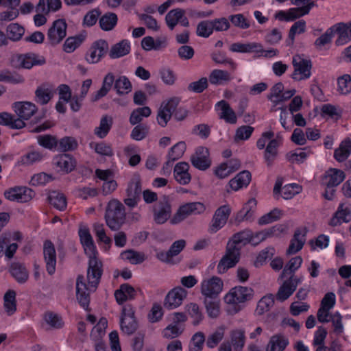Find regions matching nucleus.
Listing matches in <instances>:
<instances>
[{"instance_id": "5fc2aeb1", "label": "nucleus", "mask_w": 351, "mask_h": 351, "mask_svg": "<svg viewBox=\"0 0 351 351\" xmlns=\"http://www.w3.org/2000/svg\"><path fill=\"white\" fill-rule=\"evenodd\" d=\"M226 327L221 326L207 337L206 341V346L210 348L216 347L223 339L225 334Z\"/></svg>"}, {"instance_id": "6e6d98bb", "label": "nucleus", "mask_w": 351, "mask_h": 351, "mask_svg": "<svg viewBox=\"0 0 351 351\" xmlns=\"http://www.w3.org/2000/svg\"><path fill=\"white\" fill-rule=\"evenodd\" d=\"M151 112V109L147 106L136 108L130 114V123L133 125H136L141 123L143 118L148 117Z\"/></svg>"}, {"instance_id": "a211bd4d", "label": "nucleus", "mask_w": 351, "mask_h": 351, "mask_svg": "<svg viewBox=\"0 0 351 351\" xmlns=\"http://www.w3.org/2000/svg\"><path fill=\"white\" fill-rule=\"evenodd\" d=\"M302 278L292 276L285 280L279 287L276 294V299L283 302L288 299L295 291L298 285L301 282Z\"/></svg>"}, {"instance_id": "4468645a", "label": "nucleus", "mask_w": 351, "mask_h": 351, "mask_svg": "<svg viewBox=\"0 0 351 351\" xmlns=\"http://www.w3.org/2000/svg\"><path fill=\"white\" fill-rule=\"evenodd\" d=\"M179 102L178 98L173 97L162 103L157 116V121L161 127L167 125Z\"/></svg>"}, {"instance_id": "f704fd0d", "label": "nucleus", "mask_w": 351, "mask_h": 351, "mask_svg": "<svg viewBox=\"0 0 351 351\" xmlns=\"http://www.w3.org/2000/svg\"><path fill=\"white\" fill-rule=\"evenodd\" d=\"M306 232L302 230H297L293 238L291 239L290 245L287 250V254H294L299 252L303 247L305 243Z\"/></svg>"}, {"instance_id": "0e129e2a", "label": "nucleus", "mask_w": 351, "mask_h": 351, "mask_svg": "<svg viewBox=\"0 0 351 351\" xmlns=\"http://www.w3.org/2000/svg\"><path fill=\"white\" fill-rule=\"evenodd\" d=\"M149 128L145 124H138L136 125L130 133V137L134 141H142L148 134Z\"/></svg>"}, {"instance_id": "a18cd8bd", "label": "nucleus", "mask_w": 351, "mask_h": 351, "mask_svg": "<svg viewBox=\"0 0 351 351\" xmlns=\"http://www.w3.org/2000/svg\"><path fill=\"white\" fill-rule=\"evenodd\" d=\"M120 258L123 261H128L131 264L138 265L145 261L146 256L143 252L128 250L120 254Z\"/></svg>"}, {"instance_id": "a878e982", "label": "nucleus", "mask_w": 351, "mask_h": 351, "mask_svg": "<svg viewBox=\"0 0 351 351\" xmlns=\"http://www.w3.org/2000/svg\"><path fill=\"white\" fill-rule=\"evenodd\" d=\"M345 178L346 175L343 171L331 168L326 171L322 182L326 187L334 188L341 184Z\"/></svg>"}, {"instance_id": "20e7f679", "label": "nucleus", "mask_w": 351, "mask_h": 351, "mask_svg": "<svg viewBox=\"0 0 351 351\" xmlns=\"http://www.w3.org/2000/svg\"><path fill=\"white\" fill-rule=\"evenodd\" d=\"M125 213L123 205L117 199L109 202L105 215L107 226L112 230L120 228L125 220Z\"/></svg>"}, {"instance_id": "774afa93", "label": "nucleus", "mask_w": 351, "mask_h": 351, "mask_svg": "<svg viewBox=\"0 0 351 351\" xmlns=\"http://www.w3.org/2000/svg\"><path fill=\"white\" fill-rule=\"evenodd\" d=\"M205 342V336L202 332H195L189 344V351H202Z\"/></svg>"}, {"instance_id": "dca6fc26", "label": "nucleus", "mask_w": 351, "mask_h": 351, "mask_svg": "<svg viewBox=\"0 0 351 351\" xmlns=\"http://www.w3.org/2000/svg\"><path fill=\"white\" fill-rule=\"evenodd\" d=\"M121 328L128 335L134 333L137 329V323L134 318V311L131 306H125L122 311Z\"/></svg>"}, {"instance_id": "338daca9", "label": "nucleus", "mask_w": 351, "mask_h": 351, "mask_svg": "<svg viewBox=\"0 0 351 351\" xmlns=\"http://www.w3.org/2000/svg\"><path fill=\"white\" fill-rule=\"evenodd\" d=\"M229 21L239 29H245L250 27V23L243 14H235L229 16Z\"/></svg>"}, {"instance_id": "864d4df0", "label": "nucleus", "mask_w": 351, "mask_h": 351, "mask_svg": "<svg viewBox=\"0 0 351 351\" xmlns=\"http://www.w3.org/2000/svg\"><path fill=\"white\" fill-rule=\"evenodd\" d=\"M274 304V297L272 294H267L263 296L258 302L256 308V313L259 315H263L268 312Z\"/></svg>"}, {"instance_id": "4c0bfd02", "label": "nucleus", "mask_w": 351, "mask_h": 351, "mask_svg": "<svg viewBox=\"0 0 351 351\" xmlns=\"http://www.w3.org/2000/svg\"><path fill=\"white\" fill-rule=\"evenodd\" d=\"M135 295V289L128 284L121 285L120 288L114 293L116 300L119 304L134 299Z\"/></svg>"}, {"instance_id": "7c9ffc66", "label": "nucleus", "mask_w": 351, "mask_h": 351, "mask_svg": "<svg viewBox=\"0 0 351 351\" xmlns=\"http://www.w3.org/2000/svg\"><path fill=\"white\" fill-rule=\"evenodd\" d=\"M289 344L287 337L282 334L272 335L267 345L268 351H284Z\"/></svg>"}, {"instance_id": "de8ad7c7", "label": "nucleus", "mask_w": 351, "mask_h": 351, "mask_svg": "<svg viewBox=\"0 0 351 351\" xmlns=\"http://www.w3.org/2000/svg\"><path fill=\"white\" fill-rule=\"evenodd\" d=\"M282 143V138L280 137H277L276 138H271L270 141L268 143L265 153V160L267 162L268 165H270L275 157L277 155V148Z\"/></svg>"}, {"instance_id": "c03bdc74", "label": "nucleus", "mask_w": 351, "mask_h": 351, "mask_svg": "<svg viewBox=\"0 0 351 351\" xmlns=\"http://www.w3.org/2000/svg\"><path fill=\"white\" fill-rule=\"evenodd\" d=\"M312 150L309 147L298 148L287 154V160L292 163L303 162L311 154Z\"/></svg>"}, {"instance_id": "49530a36", "label": "nucleus", "mask_w": 351, "mask_h": 351, "mask_svg": "<svg viewBox=\"0 0 351 351\" xmlns=\"http://www.w3.org/2000/svg\"><path fill=\"white\" fill-rule=\"evenodd\" d=\"M351 154V140L346 138L339 145V147L335 150L334 158L338 162L345 161Z\"/></svg>"}, {"instance_id": "2f4dec72", "label": "nucleus", "mask_w": 351, "mask_h": 351, "mask_svg": "<svg viewBox=\"0 0 351 351\" xmlns=\"http://www.w3.org/2000/svg\"><path fill=\"white\" fill-rule=\"evenodd\" d=\"M113 125V118L108 115H103L99 121L98 126L94 129V134L99 138H105L110 130H111Z\"/></svg>"}, {"instance_id": "b1692460", "label": "nucleus", "mask_w": 351, "mask_h": 351, "mask_svg": "<svg viewBox=\"0 0 351 351\" xmlns=\"http://www.w3.org/2000/svg\"><path fill=\"white\" fill-rule=\"evenodd\" d=\"M43 255L47 271L49 274L52 275L56 271V252L53 244L50 241L44 243Z\"/></svg>"}, {"instance_id": "680f3d73", "label": "nucleus", "mask_w": 351, "mask_h": 351, "mask_svg": "<svg viewBox=\"0 0 351 351\" xmlns=\"http://www.w3.org/2000/svg\"><path fill=\"white\" fill-rule=\"evenodd\" d=\"M337 91L341 95H348L351 93V77L345 74L337 79Z\"/></svg>"}, {"instance_id": "bf43d9fd", "label": "nucleus", "mask_w": 351, "mask_h": 351, "mask_svg": "<svg viewBox=\"0 0 351 351\" xmlns=\"http://www.w3.org/2000/svg\"><path fill=\"white\" fill-rule=\"evenodd\" d=\"M114 88L119 95H125L132 90V84L124 75L119 77L114 82Z\"/></svg>"}, {"instance_id": "a19ab883", "label": "nucleus", "mask_w": 351, "mask_h": 351, "mask_svg": "<svg viewBox=\"0 0 351 351\" xmlns=\"http://www.w3.org/2000/svg\"><path fill=\"white\" fill-rule=\"evenodd\" d=\"M11 275L19 283H25L28 279V272L25 267L19 263H12L10 267Z\"/></svg>"}, {"instance_id": "9d476101", "label": "nucleus", "mask_w": 351, "mask_h": 351, "mask_svg": "<svg viewBox=\"0 0 351 351\" xmlns=\"http://www.w3.org/2000/svg\"><path fill=\"white\" fill-rule=\"evenodd\" d=\"M4 195L10 201L25 203L34 197L35 193L27 186H18L5 191Z\"/></svg>"}, {"instance_id": "79ce46f5", "label": "nucleus", "mask_w": 351, "mask_h": 351, "mask_svg": "<svg viewBox=\"0 0 351 351\" xmlns=\"http://www.w3.org/2000/svg\"><path fill=\"white\" fill-rule=\"evenodd\" d=\"M336 31L339 37L336 40L338 45H342L351 40V22L349 23H341L337 24Z\"/></svg>"}, {"instance_id": "e433bc0d", "label": "nucleus", "mask_w": 351, "mask_h": 351, "mask_svg": "<svg viewBox=\"0 0 351 351\" xmlns=\"http://www.w3.org/2000/svg\"><path fill=\"white\" fill-rule=\"evenodd\" d=\"M54 165L60 169V170L66 173L71 171L75 166V160L69 154H60L53 159Z\"/></svg>"}, {"instance_id": "09e8293b", "label": "nucleus", "mask_w": 351, "mask_h": 351, "mask_svg": "<svg viewBox=\"0 0 351 351\" xmlns=\"http://www.w3.org/2000/svg\"><path fill=\"white\" fill-rule=\"evenodd\" d=\"M232 77L230 73L221 69L213 70L209 75V81L212 84L220 85L230 82Z\"/></svg>"}, {"instance_id": "aec40b11", "label": "nucleus", "mask_w": 351, "mask_h": 351, "mask_svg": "<svg viewBox=\"0 0 351 351\" xmlns=\"http://www.w3.org/2000/svg\"><path fill=\"white\" fill-rule=\"evenodd\" d=\"M327 335L326 330L322 327H318L314 335L313 344L319 346L316 351H343L342 345L337 341H333L328 348L324 346V340Z\"/></svg>"}, {"instance_id": "f03ea898", "label": "nucleus", "mask_w": 351, "mask_h": 351, "mask_svg": "<svg viewBox=\"0 0 351 351\" xmlns=\"http://www.w3.org/2000/svg\"><path fill=\"white\" fill-rule=\"evenodd\" d=\"M252 231L245 230L234 234L229 240L225 255L221 258L217 265L219 274L225 273L228 269L233 267L240 258V250L245 245L250 243Z\"/></svg>"}, {"instance_id": "e2e57ef3", "label": "nucleus", "mask_w": 351, "mask_h": 351, "mask_svg": "<svg viewBox=\"0 0 351 351\" xmlns=\"http://www.w3.org/2000/svg\"><path fill=\"white\" fill-rule=\"evenodd\" d=\"M142 191L141 178L138 175H134L130 182L128 183L126 189V193L140 196Z\"/></svg>"}, {"instance_id": "bb28decb", "label": "nucleus", "mask_w": 351, "mask_h": 351, "mask_svg": "<svg viewBox=\"0 0 351 351\" xmlns=\"http://www.w3.org/2000/svg\"><path fill=\"white\" fill-rule=\"evenodd\" d=\"M250 180L251 173L248 171H243L230 180L226 191L228 193H230V190L237 191L243 187H246L250 184Z\"/></svg>"}, {"instance_id": "4d7b16f0", "label": "nucleus", "mask_w": 351, "mask_h": 351, "mask_svg": "<svg viewBox=\"0 0 351 351\" xmlns=\"http://www.w3.org/2000/svg\"><path fill=\"white\" fill-rule=\"evenodd\" d=\"M93 230L97 237L98 241L105 245V250H108L110 247L112 241L110 238L106 235L104 224L95 223Z\"/></svg>"}, {"instance_id": "412c9836", "label": "nucleus", "mask_w": 351, "mask_h": 351, "mask_svg": "<svg viewBox=\"0 0 351 351\" xmlns=\"http://www.w3.org/2000/svg\"><path fill=\"white\" fill-rule=\"evenodd\" d=\"M351 221V206L348 204L341 203L339 205L337 211L330 220L331 226H340L343 223H348Z\"/></svg>"}, {"instance_id": "8fccbe9b", "label": "nucleus", "mask_w": 351, "mask_h": 351, "mask_svg": "<svg viewBox=\"0 0 351 351\" xmlns=\"http://www.w3.org/2000/svg\"><path fill=\"white\" fill-rule=\"evenodd\" d=\"M118 21L117 15L113 12L104 14L99 20L101 29L104 31H110L117 25Z\"/></svg>"}, {"instance_id": "603ef678", "label": "nucleus", "mask_w": 351, "mask_h": 351, "mask_svg": "<svg viewBox=\"0 0 351 351\" xmlns=\"http://www.w3.org/2000/svg\"><path fill=\"white\" fill-rule=\"evenodd\" d=\"M86 38V36L83 34L69 37L64 41L63 49L66 53L73 52Z\"/></svg>"}, {"instance_id": "2eb2a0df", "label": "nucleus", "mask_w": 351, "mask_h": 351, "mask_svg": "<svg viewBox=\"0 0 351 351\" xmlns=\"http://www.w3.org/2000/svg\"><path fill=\"white\" fill-rule=\"evenodd\" d=\"M78 234L84 252L88 258L97 256L98 252L88 226L81 224L79 228Z\"/></svg>"}, {"instance_id": "c9c22d12", "label": "nucleus", "mask_w": 351, "mask_h": 351, "mask_svg": "<svg viewBox=\"0 0 351 351\" xmlns=\"http://www.w3.org/2000/svg\"><path fill=\"white\" fill-rule=\"evenodd\" d=\"M130 41L128 40H122L111 47L109 51V56L112 59H117L126 56L130 53Z\"/></svg>"}, {"instance_id": "052dcab7", "label": "nucleus", "mask_w": 351, "mask_h": 351, "mask_svg": "<svg viewBox=\"0 0 351 351\" xmlns=\"http://www.w3.org/2000/svg\"><path fill=\"white\" fill-rule=\"evenodd\" d=\"M107 326V319L104 317H101L91 331L90 337L92 339L95 341L100 340L106 333Z\"/></svg>"}, {"instance_id": "c756f323", "label": "nucleus", "mask_w": 351, "mask_h": 351, "mask_svg": "<svg viewBox=\"0 0 351 351\" xmlns=\"http://www.w3.org/2000/svg\"><path fill=\"white\" fill-rule=\"evenodd\" d=\"M282 230L283 228L281 226H276L255 234H253L252 232L250 243L253 245H257L269 237L278 235V234L282 232Z\"/></svg>"}, {"instance_id": "f3484780", "label": "nucleus", "mask_w": 351, "mask_h": 351, "mask_svg": "<svg viewBox=\"0 0 351 351\" xmlns=\"http://www.w3.org/2000/svg\"><path fill=\"white\" fill-rule=\"evenodd\" d=\"M231 213V208L228 205L220 206L215 211L209 231L211 233H215L222 228L227 222V220Z\"/></svg>"}, {"instance_id": "423d86ee", "label": "nucleus", "mask_w": 351, "mask_h": 351, "mask_svg": "<svg viewBox=\"0 0 351 351\" xmlns=\"http://www.w3.org/2000/svg\"><path fill=\"white\" fill-rule=\"evenodd\" d=\"M254 290L252 288L243 286H237L230 289L224 295L226 304L239 305L252 299Z\"/></svg>"}, {"instance_id": "ea45409f", "label": "nucleus", "mask_w": 351, "mask_h": 351, "mask_svg": "<svg viewBox=\"0 0 351 351\" xmlns=\"http://www.w3.org/2000/svg\"><path fill=\"white\" fill-rule=\"evenodd\" d=\"M9 241L6 236L0 237V257L4 254L7 259L13 258L18 249V245L15 243H9Z\"/></svg>"}, {"instance_id": "393cba45", "label": "nucleus", "mask_w": 351, "mask_h": 351, "mask_svg": "<svg viewBox=\"0 0 351 351\" xmlns=\"http://www.w3.org/2000/svg\"><path fill=\"white\" fill-rule=\"evenodd\" d=\"M241 167V162L236 158L230 159L219 165L215 171L217 177L223 179L232 173L239 170Z\"/></svg>"}, {"instance_id": "39448f33", "label": "nucleus", "mask_w": 351, "mask_h": 351, "mask_svg": "<svg viewBox=\"0 0 351 351\" xmlns=\"http://www.w3.org/2000/svg\"><path fill=\"white\" fill-rule=\"evenodd\" d=\"M200 293L204 299H216L222 292L223 282L218 276L204 278L199 285Z\"/></svg>"}, {"instance_id": "473e14b6", "label": "nucleus", "mask_w": 351, "mask_h": 351, "mask_svg": "<svg viewBox=\"0 0 351 351\" xmlns=\"http://www.w3.org/2000/svg\"><path fill=\"white\" fill-rule=\"evenodd\" d=\"M19 62L24 69H31L34 65H42L45 63L44 57L34 54L27 53L19 57Z\"/></svg>"}, {"instance_id": "ddd939ff", "label": "nucleus", "mask_w": 351, "mask_h": 351, "mask_svg": "<svg viewBox=\"0 0 351 351\" xmlns=\"http://www.w3.org/2000/svg\"><path fill=\"white\" fill-rule=\"evenodd\" d=\"M67 25L64 20L58 19L53 21L47 32V40L51 45L61 43L66 35Z\"/></svg>"}, {"instance_id": "c85d7f7f", "label": "nucleus", "mask_w": 351, "mask_h": 351, "mask_svg": "<svg viewBox=\"0 0 351 351\" xmlns=\"http://www.w3.org/2000/svg\"><path fill=\"white\" fill-rule=\"evenodd\" d=\"M189 165L186 162H180L176 165L173 169V174L176 180L180 184H187L191 180L189 172Z\"/></svg>"}, {"instance_id": "7ed1b4c3", "label": "nucleus", "mask_w": 351, "mask_h": 351, "mask_svg": "<svg viewBox=\"0 0 351 351\" xmlns=\"http://www.w3.org/2000/svg\"><path fill=\"white\" fill-rule=\"evenodd\" d=\"M14 110L18 117L7 112L0 113V124L12 129L25 127V120L29 119L37 111L36 106L29 101H20L14 104Z\"/></svg>"}, {"instance_id": "69168bd1", "label": "nucleus", "mask_w": 351, "mask_h": 351, "mask_svg": "<svg viewBox=\"0 0 351 351\" xmlns=\"http://www.w3.org/2000/svg\"><path fill=\"white\" fill-rule=\"evenodd\" d=\"M159 75L162 82L166 85H173L176 80L174 71L167 66H163L159 70Z\"/></svg>"}, {"instance_id": "3c124183", "label": "nucleus", "mask_w": 351, "mask_h": 351, "mask_svg": "<svg viewBox=\"0 0 351 351\" xmlns=\"http://www.w3.org/2000/svg\"><path fill=\"white\" fill-rule=\"evenodd\" d=\"M7 38L12 41H18L21 39L25 33L24 27L16 23H10L6 28Z\"/></svg>"}, {"instance_id": "f257e3e1", "label": "nucleus", "mask_w": 351, "mask_h": 351, "mask_svg": "<svg viewBox=\"0 0 351 351\" xmlns=\"http://www.w3.org/2000/svg\"><path fill=\"white\" fill-rule=\"evenodd\" d=\"M103 273L102 263L97 256L89 258L88 268L87 271L88 285L85 282L84 276H79L76 280V297L80 304L87 308L89 304V295L95 291L99 285Z\"/></svg>"}, {"instance_id": "0eeeda50", "label": "nucleus", "mask_w": 351, "mask_h": 351, "mask_svg": "<svg viewBox=\"0 0 351 351\" xmlns=\"http://www.w3.org/2000/svg\"><path fill=\"white\" fill-rule=\"evenodd\" d=\"M294 71L292 78L295 81H302L308 79L311 75L312 64L309 59L303 55H295L292 58Z\"/></svg>"}, {"instance_id": "9b49d317", "label": "nucleus", "mask_w": 351, "mask_h": 351, "mask_svg": "<svg viewBox=\"0 0 351 351\" xmlns=\"http://www.w3.org/2000/svg\"><path fill=\"white\" fill-rule=\"evenodd\" d=\"M108 50V44L104 40L94 42L85 54L88 64H97L105 56Z\"/></svg>"}, {"instance_id": "13d9d810", "label": "nucleus", "mask_w": 351, "mask_h": 351, "mask_svg": "<svg viewBox=\"0 0 351 351\" xmlns=\"http://www.w3.org/2000/svg\"><path fill=\"white\" fill-rule=\"evenodd\" d=\"M186 148L185 142L180 141L176 143L169 149L167 158L169 160L173 162L182 158Z\"/></svg>"}, {"instance_id": "1a4fd4ad", "label": "nucleus", "mask_w": 351, "mask_h": 351, "mask_svg": "<svg viewBox=\"0 0 351 351\" xmlns=\"http://www.w3.org/2000/svg\"><path fill=\"white\" fill-rule=\"evenodd\" d=\"M153 220L156 224H164L172 217V208L171 203L165 198L156 202L152 208Z\"/></svg>"}, {"instance_id": "f8f14e48", "label": "nucleus", "mask_w": 351, "mask_h": 351, "mask_svg": "<svg viewBox=\"0 0 351 351\" xmlns=\"http://www.w3.org/2000/svg\"><path fill=\"white\" fill-rule=\"evenodd\" d=\"M188 291L180 286L171 289L164 300V306L167 309H175L182 305L186 298Z\"/></svg>"}, {"instance_id": "4be33fe9", "label": "nucleus", "mask_w": 351, "mask_h": 351, "mask_svg": "<svg viewBox=\"0 0 351 351\" xmlns=\"http://www.w3.org/2000/svg\"><path fill=\"white\" fill-rule=\"evenodd\" d=\"M209 151L204 147L197 148L195 154L191 157L192 165L199 170H206L210 167Z\"/></svg>"}, {"instance_id": "6e6552de", "label": "nucleus", "mask_w": 351, "mask_h": 351, "mask_svg": "<svg viewBox=\"0 0 351 351\" xmlns=\"http://www.w3.org/2000/svg\"><path fill=\"white\" fill-rule=\"evenodd\" d=\"M205 210L206 206L201 202L186 203L179 207L171 219L170 223L173 225L180 223L189 216L202 214Z\"/></svg>"}, {"instance_id": "58836bf2", "label": "nucleus", "mask_w": 351, "mask_h": 351, "mask_svg": "<svg viewBox=\"0 0 351 351\" xmlns=\"http://www.w3.org/2000/svg\"><path fill=\"white\" fill-rule=\"evenodd\" d=\"M36 101L41 105L47 104L53 95V87L49 84H43L35 91Z\"/></svg>"}, {"instance_id": "72a5a7b5", "label": "nucleus", "mask_w": 351, "mask_h": 351, "mask_svg": "<svg viewBox=\"0 0 351 351\" xmlns=\"http://www.w3.org/2000/svg\"><path fill=\"white\" fill-rule=\"evenodd\" d=\"M302 191V186L298 184L292 183L285 185L280 190V187L276 184L274 193V194L281 192L282 197L285 199H290Z\"/></svg>"}, {"instance_id": "cd10ccee", "label": "nucleus", "mask_w": 351, "mask_h": 351, "mask_svg": "<svg viewBox=\"0 0 351 351\" xmlns=\"http://www.w3.org/2000/svg\"><path fill=\"white\" fill-rule=\"evenodd\" d=\"M186 241L180 239L175 241L167 252H159L157 258L162 262L170 263L173 256L178 255L185 247Z\"/></svg>"}, {"instance_id": "5701e85b", "label": "nucleus", "mask_w": 351, "mask_h": 351, "mask_svg": "<svg viewBox=\"0 0 351 351\" xmlns=\"http://www.w3.org/2000/svg\"><path fill=\"white\" fill-rule=\"evenodd\" d=\"M215 107L221 119L230 124H235L237 123V114L226 101L221 100L218 101Z\"/></svg>"}, {"instance_id": "6ab92c4d", "label": "nucleus", "mask_w": 351, "mask_h": 351, "mask_svg": "<svg viewBox=\"0 0 351 351\" xmlns=\"http://www.w3.org/2000/svg\"><path fill=\"white\" fill-rule=\"evenodd\" d=\"M165 22L167 27L173 30L178 24L183 27H188L189 20L185 16V11L181 8L170 10L165 16Z\"/></svg>"}, {"instance_id": "37998d69", "label": "nucleus", "mask_w": 351, "mask_h": 351, "mask_svg": "<svg viewBox=\"0 0 351 351\" xmlns=\"http://www.w3.org/2000/svg\"><path fill=\"white\" fill-rule=\"evenodd\" d=\"M16 291L8 290L3 296V308L8 315H13L16 311Z\"/></svg>"}]
</instances>
